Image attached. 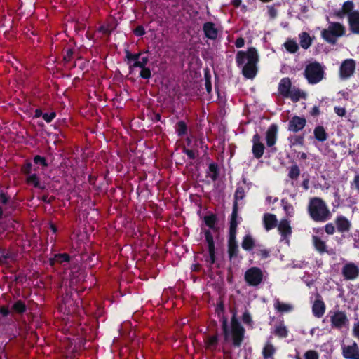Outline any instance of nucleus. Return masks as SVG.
Segmentation results:
<instances>
[{
    "instance_id": "obj_9",
    "label": "nucleus",
    "mask_w": 359,
    "mask_h": 359,
    "mask_svg": "<svg viewBox=\"0 0 359 359\" xmlns=\"http://www.w3.org/2000/svg\"><path fill=\"white\" fill-rule=\"evenodd\" d=\"M355 70V62L353 59H346L341 65L339 68V76L345 80L350 78Z\"/></svg>"
},
{
    "instance_id": "obj_62",
    "label": "nucleus",
    "mask_w": 359,
    "mask_h": 359,
    "mask_svg": "<svg viewBox=\"0 0 359 359\" xmlns=\"http://www.w3.org/2000/svg\"><path fill=\"white\" fill-rule=\"evenodd\" d=\"M210 173L216 172H217V166L214 164H210L209 166Z\"/></svg>"
},
{
    "instance_id": "obj_17",
    "label": "nucleus",
    "mask_w": 359,
    "mask_h": 359,
    "mask_svg": "<svg viewBox=\"0 0 359 359\" xmlns=\"http://www.w3.org/2000/svg\"><path fill=\"white\" fill-rule=\"evenodd\" d=\"M264 227L266 231H269L277 226V219L275 215L266 213L263 217Z\"/></svg>"
},
{
    "instance_id": "obj_3",
    "label": "nucleus",
    "mask_w": 359,
    "mask_h": 359,
    "mask_svg": "<svg viewBox=\"0 0 359 359\" xmlns=\"http://www.w3.org/2000/svg\"><path fill=\"white\" fill-rule=\"evenodd\" d=\"M353 7L352 1H346L341 9L334 12V15L339 18H343L348 15L351 31L354 34H359V11H353Z\"/></svg>"
},
{
    "instance_id": "obj_60",
    "label": "nucleus",
    "mask_w": 359,
    "mask_h": 359,
    "mask_svg": "<svg viewBox=\"0 0 359 359\" xmlns=\"http://www.w3.org/2000/svg\"><path fill=\"white\" fill-rule=\"evenodd\" d=\"M266 201L268 203H273L274 202H276L277 201V198H273L272 196H267L266 198Z\"/></svg>"
},
{
    "instance_id": "obj_12",
    "label": "nucleus",
    "mask_w": 359,
    "mask_h": 359,
    "mask_svg": "<svg viewBox=\"0 0 359 359\" xmlns=\"http://www.w3.org/2000/svg\"><path fill=\"white\" fill-rule=\"evenodd\" d=\"M252 153L255 158H259L264 154V146L261 142V137L255 134L252 138Z\"/></svg>"
},
{
    "instance_id": "obj_45",
    "label": "nucleus",
    "mask_w": 359,
    "mask_h": 359,
    "mask_svg": "<svg viewBox=\"0 0 359 359\" xmlns=\"http://www.w3.org/2000/svg\"><path fill=\"white\" fill-rule=\"evenodd\" d=\"M34 162L36 164H41L43 167L47 166V163L46 162V159L40 156H36L34 158Z\"/></svg>"
},
{
    "instance_id": "obj_42",
    "label": "nucleus",
    "mask_w": 359,
    "mask_h": 359,
    "mask_svg": "<svg viewBox=\"0 0 359 359\" xmlns=\"http://www.w3.org/2000/svg\"><path fill=\"white\" fill-rule=\"evenodd\" d=\"M353 336L356 339H359V320H357L354 323L352 329Z\"/></svg>"
},
{
    "instance_id": "obj_22",
    "label": "nucleus",
    "mask_w": 359,
    "mask_h": 359,
    "mask_svg": "<svg viewBox=\"0 0 359 359\" xmlns=\"http://www.w3.org/2000/svg\"><path fill=\"white\" fill-rule=\"evenodd\" d=\"M237 208L236 203L233 205V210L231 214V221H230V229H229V235L236 236V227H237Z\"/></svg>"
},
{
    "instance_id": "obj_63",
    "label": "nucleus",
    "mask_w": 359,
    "mask_h": 359,
    "mask_svg": "<svg viewBox=\"0 0 359 359\" xmlns=\"http://www.w3.org/2000/svg\"><path fill=\"white\" fill-rule=\"evenodd\" d=\"M72 55V51L71 50H68L67 52V55L64 57L65 60H70Z\"/></svg>"
},
{
    "instance_id": "obj_39",
    "label": "nucleus",
    "mask_w": 359,
    "mask_h": 359,
    "mask_svg": "<svg viewBox=\"0 0 359 359\" xmlns=\"http://www.w3.org/2000/svg\"><path fill=\"white\" fill-rule=\"evenodd\" d=\"M187 130L186 124L183 121H180L177 123V131L179 135L185 134Z\"/></svg>"
},
{
    "instance_id": "obj_46",
    "label": "nucleus",
    "mask_w": 359,
    "mask_h": 359,
    "mask_svg": "<svg viewBox=\"0 0 359 359\" xmlns=\"http://www.w3.org/2000/svg\"><path fill=\"white\" fill-rule=\"evenodd\" d=\"M325 232L329 235H332L335 231V227L332 223H329L325 226Z\"/></svg>"
},
{
    "instance_id": "obj_11",
    "label": "nucleus",
    "mask_w": 359,
    "mask_h": 359,
    "mask_svg": "<svg viewBox=\"0 0 359 359\" xmlns=\"http://www.w3.org/2000/svg\"><path fill=\"white\" fill-rule=\"evenodd\" d=\"M342 355L346 359H359V347L356 342L342 346Z\"/></svg>"
},
{
    "instance_id": "obj_38",
    "label": "nucleus",
    "mask_w": 359,
    "mask_h": 359,
    "mask_svg": "<svg viewBox=\"0 0 359 359\" xmlns=\"http://www.w3.org/2000/svg\"><path fill=\"white\" fill-rule=\"evenodd\" d=\"M299 173H300V171H299V169L298 168L297 166H292L291 168H290V172H289V176L290 178H292V179H296L299 177Z\"/></svg>"
},
{
    "instance_id": "obj_24",
    "label": "nucleus",
    "mask_w": 359,
    "mask_h": 359,
    "mask_svg": "<svg viewBox=\"0 0 359 359\" xmlns=\"http://www.w3.org/2000/svg\"><path fill=\"white\" fill-rule=\"evenodd\" d=\"M274 307L280 313L290 312L293 309V306L292 304L282 302L278 299L276 300Z\"/></svg>"
},
{
    "instance_id": "obj_47",
    "label": "nucleus",
    "mask_w": 359,
    "mask_h": 359,
    "mask_svg": "<svg viewBox=\"0 0 359 359\" xmlns=\"http://www.w3.org/2000/svg\"><path fill=\"white\" fill-rule=\"evenodd\" d=\"M55 113L51 112L50 114L44 113L43 114V118L47 122L50 123L52 121V120L55 117Z\"/></svg>"
},
{
    "instance_id": "obj_59",
    "label": "nucleus",
    "mask_w": 359,
    "mask_h": 359,
    "mask_svg": "<svg viewBox=\"0 0 359 359\" xmlns=\"http://www.w3.org/2000/svg\"><path fill=\"white\" fill-rule=\"evenodd\" d=\"M7 201V196L4 193H0V202L4 204L6 203Z\"/></svg>"
},
{
    "instance_id": "obj_48",
    "label": "nucleus",
    "mask_w": 359,
    "mask_h": 359,
    "mask_svg": "<svg viewBox=\"0 0 359 359\" xmlns=\"http://www.w3.org/2000/svg\"><path fill=\"white\" fill-rule=\"evenodd\" d=\"M140 75L144 79H148L151 76L150 69L148 68L143 67L142 68V71L140 72Z\"/></svg>"
},
{
    "instance_id": "obj_30",
    "label": "nucleus",
    "mask_w": 359,
    "mask_h": 359,
    "mask_svg": "<svg viewBox=\"0 0 359 359\" xmlns=\"http://www.w3.org/2000/svg\"><path fill=\"white\" fill-rule=\"evenodd\" d=\"M254 240L250 235H246L242 241V248L245 250H250L254 247Z\"/></svg>"
},
{
    "instance_id": "obj_28",
    "label": "nucleus",
    "mask_w": 359,
    "mask_h": 359,
    "mask_svg": "<svg viewBox=\"0 0 359 359\" xmlns=\"http://www.w3.org/2000/svg\"><path fill=\"white\" fill-rule=\"evenodd\" d=\"M299 38L300 45L303 48L307 49L310 47L311 45V39L309 34L302 32L299 34Z\"/></svg>"
},
{
    "instance_id": "obj_25",
    "label": "nucleus",
    "mask_w": 359,
    "mask_h": 359,
    "mask_svg": "<svg viewBox=\"0 0 359 359\" xmlns=\"http://www.w3.org/2000/svg\"><path fill=\"white\" fill-rule=\"evenodd\" d=\"M276 348L271 343L267 342L262 351V354L264 359H273V355L275 353Z\"/></svg>"
},
{
    "instance_id": "obj_33",
    "label": "nucleus",
    "mask_w": 359,
    "mask_h": 359,
    "mask_svg": "<svg viewBox=\"0 0 359 359\" xmlns=\"http://www.w3.org/2000/svg\"><path fill=\"white\" fill-rule=\"evenodd\" d=\"M275 334L280 337H285L287 334L286 327L283 325H278L275 329Z\"/></svg>"
},
{
    "instance_id": "obj_27",
    "label": "nucleus",
    "mask_w": 359,
    "mask_h": 359,
    "mask_svg": "<svg viewBox=\"0 0 359 359\" xmlns=\"http://www.w3.org/2000/svg\"><path fill=\"white\" fill-rule=\"evenodd\" d=\"M312 240L316 250H318L320 253H323L327 251V246L325 241H323L316 236H313Z\"/></svg>"
},
{
    "instance_id": "obj_6",
    "label": "nucleus",
    "mask_w": 359,
    "mask_h": 359,
    "mask_svg": "<svg viewBox=\"0 0 359 359\" xmlns=\"http://www.w3.org/2000/svg\"><path fill=\"white\" fill-rule=\"evenodd\" d=\"M304 76L309 83L315 84L323 79L324 69L320 63L312 62L306 66Z\"/></svg>"
},
{
    "instance_id": "obj_4",
    "label": "nucleus",
    "mask_w": 359,
    "mask_h": 359,
    "mask_svg": "<svg viewBox=\"0 0 359 359\" xmlns=\"http://www.w3.org/2000/svg\"><path fill=\"white\" fill-rule=\"evenodd\" d=\"M309 212L311 217L316 222H325L329 219L330 215L325 203L319 198L311 199Z\"/></svg>"
},
{
    "instance_id": "obj_58",
    "label": "nucleus",
    "mask_w": 359,
    "mask_h": 359,
    "mask_svg": "<svg viewBox=\"0 0 359 359\" xmlns=\"http://www.w3.org/2000/svg\"><path fill=\"white\" fill-rule=\"evenodd\" d=\"M353 184L355 185V189L359 190V175H355L353 180Z\"/></svg>"
},
{
    "instance_id": "obj_31",
    "label": "nucleus",
    "mask_w": 359,
    "mask_h": 359,
    "mask_svg": "<svg viewBox=\"0 0 359 359\" xmlns=\"http://www.w3.org/2000/svg\"><path fill=\"white\" fill-rule=\"evenodd\" d=\"M284 46L287 51L294 53L298 50V45L296 41L293 40H288L284 43Z\"/></svg>"
},
{
    "instance_id": "obj_16",
    "label": "nucleus",
    "mask_w": 359,
    "mask_h": 359,
    "mask_svg": "<svg viewBox=\"0 0 359 359\" xmlns=\"http://www.w3.org/2000/svg\"><path fill=\"white\" fill-rule=\"evenodd\" d=\"M312 311L317 318H321L325 312V304L321 299H316L313 304Z\"/></svg>"
},
{
    "instance_id": "obj_34",
    "label": "nucleus",
    "mask_w": 359,
    "mask_h": 359,
    "mask_svg": "<svg viewBox=\"0 0 359 359\" xmlns=\"http://www.w3.org/2000/svg\"><path fill=\"white\" fill-rule=\"evenodd\" d=\"M28 184L33 185L35 187H40L39 181L36 174L30 175L27 178Z\"/></svg>"
},
{
    "instance_id": "obj_35",
    "label": "nucleus",
    "mask_w": 359,
    "mask_h": 359,
    "mask_svg": "<svg viewBox=\"0 0 359 359\" xmlns=\"http://www.w3.org/2000/svg\"><path fill=\"white\" fill-rule=\"evenodd\" d=\"M147 62H148L147 57H144V56L141 57L140 56L139 60L133 63V67L143 68L147 64Z\"/></svg>"
},
{
    "instance_id": "obj_23",
    "label": "nucleus",
    "mask_w": 359,
    "mask_h": 359,
    "mask_svg": "<svg viewBox=\"0 0 359 359\" xmlns=\"http://www.w3.org/2000/svg\"><path fill=\"white\" fill-rule=\"evenodd\" d=\"M218 344V339L217 336H209L205 341V347L206 350L214 351Z\"/></svg>"
},
{
    "instance_id": "obj_56",
    "label": "nucleus",
    "mask_w": 359,
    "mask_h": 359,
    "mask_svg": "<svg viewBox=\"0 0 359 359\" xmlns=\"http://www.w3.org/2000/svg\"><path fill=\"white\" fill-rule=\"evenodd\" d=\"M31 170H32L31 163H27L23 168V171L26 174H29L31 172Z\"/></svg>"
},
{
    "instance_id": "obj_19",
    "label": "nucleus",
    "mask_w": 359,
    "mask_h": 359,
    "mask_svg": "<svg viewBox=\"0 0 359 359\" xmlns=\"http://www.w3.org/2000/svg\"><path fill=\"white\" fill-rule=\"evenodd\" d=\"M203 30L205 36L211 39H215L217 36V29L212 22H206L203 25Z\"/></svg>"
},
{
    "instance_id": "obj_15",
    "label": "nucleus",
    "mask_w": 359,
    "mask_h": 359,
    "mask_svg": "<svg viewBox=\"0 0 359 359\" xmlns=\"http://www.w3.org/2000/svg\"><path fill=\"white\" fill-rule=\"evenodd\" d=\"M278 230L281 234L283 239L287 238L292 233V229L289 221L286 219L281 220L278 225Z\"/></svg>"
},
{
    "instance_id": "obj_14",
    "label": "nucleus",
    "mask_w": 359,
    "mask_h": 359,
    "mask_svg": "<svg viewBox=\"0 0 359 359\" xmlns=\"http://www.w3.org/2000/svg\"><path fill=\"white\" fill-rule=\"evenodd\" d=\"M278 127L271 125L266 131V140L268 147H272L276 144L277 137Z\"/></svg>"
},
{
    "instance_id": "obj_49",
    "label": "nucleus",
    "mask_w": 359,
    "mask_h": 359,
    "mask_svg": "<svg viewBox=\"0 0 359 359\" xmlns=\"http://www.w3.org/2000/svg\"><path fill=\"white\" fill-rule=\"evenodd\" d=\"M334 109L335 113L339 116H341V117L344 116L346 114V112L345 108L341 107H335Z\"/></svg>"
},
{
    "instance_id": "obj_8",
    "label": "nucleus",
    "mask_w": 359,
    "mask_h": 359,
    "mask_svg": "<svg viewBox=\"0 0 359 359\" xmlns=\"http://www.w3.org/2000/svg\"><path fill=\"white\" fill-rule=\"evenodd\" d=\"M263 279V273L257 267H252L246 271L245 273V280L249 285L257 286Z\"/></svg>"
},
{
    "instance_id": "obj_57",
    "label": "nucleus",
    "mask_w": 359,
    "mask_h": 359,
    "mask_svg": "<svg viewBox=\"0 0 359 359\" xmlns=\"http://www.w3.org/2000/svg\"><path fill=\"white\" fill-rule=\"evenodd\" d=\"M210 255V264H213L215 262V249L212 251H209Z\"/></svg>"
},
{
    "instance_id": "obj_18",
    "label": "nucleus",
    "mask_w": 359,
    "mask_h": 359,
    "mask_svg": "<svg viewBox=\"0 0 359 359\" xmlns=\"http://www.w3.org/2000/svg\"><path fill=\"white\" fill-rule=\"evenodd\" d=\"M335 222L337 230L340 232L348 231L351 227V222L344 216L338 217Z\"/></svg>"
},
{
    "instance_id": "obj_50",
    "label": "nucleus",
    "mask_w": 359,
    "mask_h": 359,
    "mask_svg": "<svg viewBox=\"0 0 359 359\" xmlns=\"http://www.w3.org/2000/svg\"><path fill=\"white\" fill-rule=\"evenodd\" d=\"M134 32H135V34L136 36H142L144 34L145 32H144V29L143 28V27L142 26H138L135 30H134Z\"/></svg>"
},
{
    "instance_id": "obj_20",
    "label": "nucleus",
    "mask_w": 359,
    "mask_h": 359,
    "mask_svg": "<svg viewBox=\"0 0 359 359\" xmlns=\"http://www.w3.org/2000/svg\"><path fill=\"white\" fill-rule=\"evenodd\" d=\"M291 89V81L288 78H284L280 80L278 85V92L285 97L289 93Z\"/></svg>"
},
{
    "instance_id": "obj_37",
    "label": "nucleus",
    "mask_w": 359,
    "mask_h": 359,
    "mask_svg": "<svg viewBox=\"0 0 359 359\" xmlns=\"http://www.w3.org/2000/svg\"><path fill=\"white\" fill-rule=\"evenodd\" d=\"M205 238H206V241L208 243V250L212 251V250L215 249L214 241H213V238H212V236L210 235V232L205 233Z\"/></svg>"
},
{
    "instance_id": "obj_5",
    "label": "nucleus",
    "mask_w": 359,
    "mask_h": 359,
    "mask_svg": "<svg viewBox=\"0 0 359 359\" xmlns=\"http://www.w3.org/2000/svg\"><path fill=\"white\" fill-rule=\"evenodd\" d=\"M345 27L337 22H331L329 23L327 28L324 29L321 32V36L327 42L334 44L337 38L345 34Z\"/></svg>"
},
{
    "instance_id": "obj_53",
    "label": "nucleus",
    "mask_w": 359,
    "mask_h": 359,
    "mask_svg": "<svg viewBox=\"0 0 359 359\" xmlns=\"http://www.w3.org/2000/svg\"><path fill=\"white\" fill-rule=\"evenodd\" d=\"M244 39L243 38H238L235 42V45L237 48H241L244 46Z\"/></svg>"
},
{
    "instance_id": "obj_40",
    "label": "nucleus",
    "mask_w": 359,
    "mask_h": 359,
    "mask_svg": "<svg viewBox=\"0 0 359 359\" xmlns=\"http://www.w3.org/2000/svg\"><path fill=\"white\" fill-rule=\"evenodd\" d=\"M13 308L15 311H16L19 313H22L25 310V304L20 301L15 302L13 304Z\"/></svg>"
},
{
    "instance_id": "obj_10",
    "label": "nucleus",
    "mask_w": 359,
    "mask_h": 359,
    "mask_svg": "<svg viewBox=\"0 0 359 359\" xmlns=\"http://www.w3.org/2000/svg\"><path fill=\"white\" fill-rule=\"evenodd\" d=\"M341 272L345 279L355 280L359 276V268L354 263L350 262L343 266Z\"/></svg>"
},
{
    "instance_id": "obj_52",
    "label": "nucleus",
    "mask_w": 359,
    "mask_h": 359,
    "mask_svg": "<svg viewBox=\"0 0 359 359\" xmlns=\"http://www.w3.org/2000/svg\"><path fill=\"white\" fill-rule=\"evenodd\" d=\"M243 321L245 323H247V324H249L251 322V317H250V315L248 312L245 311L243 315Z\"/></svg>"
},
{
    "instance_id": "obj_32",
    "label": "nucleus",
    "mask_w": 359,
    "mask_h": 359,
    "mask_svg": "<svg viewBox=\"0 0 359 359\" xmlns=\"http://www.w3.org/2000/svg\"><path fill=\"white\" fill-rule=\"evenodd\" d=\"M290 147L303 146L304 137L303 136H293L289 138Z\"/></svg>"
},
{
    "instance_id": "obj_55",
    "label": "nucleus",
    "mask_w": 359,
    "mask_h": 359,
    "mask_svg": "<svg viewBox=\"0 0 359 359\" xmlns=\"http://www.w3.org/2000/svg\"><path fill=\"white\" fill-rule=\"evenodd\" d=\"M269 15L271 16V18H274L277 15V11L274 8L271 7L269 9Z\"/></svg>"
},
{
    "instance_id": "obj_29",
    "label": "nucleus",
    "mask_w": 359,
    "mask_h": 359,
    "mask_svg": "<svg viewBox=\"0 0 359 359\" xmlns=\"http://www.w3.org/2000/svg\"><path fill=\"white\" fill-rule=\"evenodd\" d=\"M314 135L316 140L323 142L327 139V133L323 126H318L314 130Z\"/></svg>"
},
{
    "instance_id": "obj_41",
    "label": "nucleus",
    "mask_w": 359,
    "mask_h": 359,
    "mask_svg": "<svg viewBox=\"0 0 359 359\" xmlns=\"http://www.w3.org/2000/svg\"><path fill=\"white\" fill-rule=\"evenodd\" d=\"M215 220H216V219L214 215L206 216L205 217V222L206 225L210 228L214 226Z\"/></svg>"
},
{
    "instance_id": "obj_13",
    "label": "nucleus",
    "mask_w": 359,
    "mask_h": 359,
    "mask_svg": "<svg viewBox=\"0 0 359 359\" xmlns=\"http://www.w3.org/2000/svg\"><path fill=\"white\" fill-rule=\"evenodd\" d=\"M305 125L306 119L304 118L299 116H294L291 118V120L289 122L288 129L290 131L297 133L303 129Z\"/></svg>"
},
{
    "instance_id": "obj_61",
    "label": "nucleus",
    "mask_w": 359,
    "mask_h": 359,
    "mask_svg": "<svg viewBox=\"0 0 359 359\" xmlns=\"http://www.w3.org/2000/svg\"><path fill=\"white\" fill-rule=\"evenodd\" d=\"M205 88L208 93H210L211 91V83L208 79H206L205 81Z\"/></svg>"
},
{
    "instance_id": "obj_64",
    "label": "nucleus",
    "mask_w": 359,
    "mask_h": 359,
    "mask_svg": "<svg viewBox=\"0 0 359 359\" xmlns=\"http://www.w3.org/2000/svg\"><path fill=\"white\" fill-rule=\"evenodd\" d=\"M0 312L4 315V316H6L8 315V311L7 309L4 308V307H2L0 309Z\"/></svg>"
},
{
    "instance_id": "obj_7",
    "label": "nucleus",
    "mask_w": 359,
    "mask_h": 359,
    "mask_svg": "<svg viewBox=\"0 0 359 359\" xmlns=\"http://www.w3.org/2000/svg\"><path fill=\"white\" fill-rule=\"evenodd\" d=\"M330 322L332 327L339 330L347 327L349 324L347 315L343 311L330 312Z\"/></svg>"
},
{
    "instance_id": "obj_26",
    "label": "nucleus",
    "mask_w": 359,
    "mask_h": 359,
    "mask_svg": "<svg viewBox=\"0 0 359 359\" xmlns=\"http://www.w3.org/2000/svg\"><path fill=\"white\" fill-rule=\"evenodd\" d=\"M304 93L300 90L295 88H291L289 93L285 97H290L293 102H297L301 98L304 97Z\"/></svg>"
},
{
    "instance_id": "obj_21",
    "label": "nucleus",
    "mask_w": 359,
    "mask_h": 359,
    "mask_svg": "<svg viewBox=\"0 0 359 359\" xmlns=\"http://www.w3.org/2000/svg\"><path fill=\"white\" fill-rule=\"evenodd\" d=\"M228 247L230 258L236 256L238 254V245L236 241V236L229 235Z\"/></svg>"
},
{
    "instance_id": "obj_54",
    "label": "nucleus",
    "mask_w": 359,
    "mask_h": 359,
    "mask_svg": "<svg viewBox=\"0 0 359 359\" xmlns=\"http://www.w3.org/2000/svg\"><path fill=\"white\" fill-rule=\"evenodd\" d=\"M184 152L191 159L196 156L195 152L193 150L184 149Z\"/></svg>"
},
{
    "instance_id": "obj_51",
    "label": "nucleus",
    "mask_w": 359,
    "mask_h": 359,
    "mask_svg": "<svg viewBox=\"0 0 359 359\" xmlns=\"http://www.w3.org/2000/svg\"><path fill=\"white\" fill-rule=\"evenodd\" d=\"M128 59L133 62H135L140 57V54H128Z\"/></svg>"
},
{
    "instance_id": "obj_2",
    "label": "nucleus",
    "mask_w": 359,
    "mask_h": 359,
    "mask_svg": "<svg viewBox=\"0 0 359 359\" xmlns=\"http://www.w3.org/2000/svg\"><path fill=\"white\" fill-rule=\"evenodd\" d=\"M222 330L226 340L231 339L235 346H240L244 337L245 330L236 320L235 315L231 319V328L227 326V319L224 318L222 320Z\"/></svg>"
},
{
    "instance_id": "obj_44",
    "label": "nucleus",
    "mask_w": 359,
    "mask_h": 359,
    "mask_svg": "<svg viewBox=\"0 0 359 359\" xmlns=\"http://www.w3.org/2000/svg\"><path fill=\"white\" fill-rule=\"evenodd\" d=\"M55 261L60 263L69 261V257L67 254H61L55 256Z\"/></svg>"
},
{
    "instance_id": "obj_43",
    "label": "nucleus",
    "mask_w": 359,
    "mask_h": 359,
    "mask_svg": "<svg viewBox=\"0 0 359 359\" xmlns=\"http://www.w3.org/2000/svg\"><path fill=\"white\" fill-rule=\"evenodd\" d=\"M244 197V191H243V189L242 188H238L236 193H235V203L237 204V201L238 200H241L243 199Z\"/></svg>"
},
{
    "instance_id": "obj_36",
    "label": "nucleus",
    "mask_w": 359,
    "mask_h": 359,
    "mask_svg": "<svg viewBox=\"0 0 359 359\" xmlns=\"http://www.w3.org/2000/svg\"><path fill=\"white\" fill-rule=\"evenodd\" d=\"M318 358H319V355L316 351L309 350V351H307L304 353V359H318Z\"/></svg>"
},
{
    "instance_id": "obj_1",
    "label": "nucleus",
    "mask_w": 359,
    "mask_h": 359,
    "mask_svg": "<svg viewBox=\"0 0 359 359\" xmlns=\"http://www.w3.org/2000/svg\"><path fill=\"white\" fill-rule=\"evenodd\" d=\"M236 61L238 65H244L243 74L248 79H252L257 74V63L258 55L255 48H250L247 52L240 51L236 55Z\"/></svg>"
}]
</instances>
